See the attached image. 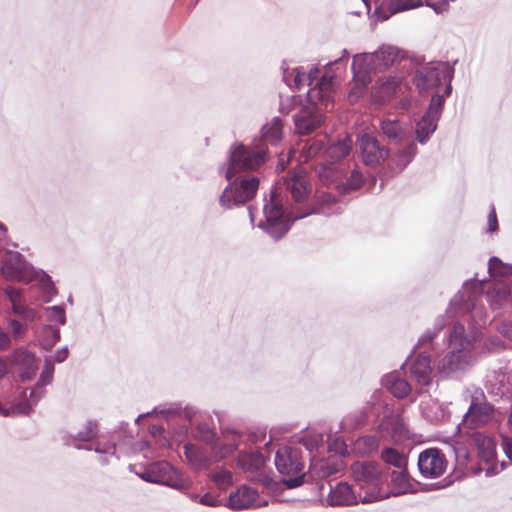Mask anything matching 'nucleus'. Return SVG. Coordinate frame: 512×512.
<instances>
[{
	"mask_svg": "<svg viewBox=\"0 0 512 512\" xmlns=\"http://www.w3.org/2000/svg\"><path fill=\"white\" fill-rule=\"evenodd\" d=\"M432 372L430 357L425 354H419L410 366L411 377L421 386L431 384Z\"/></svg>",
	"mask_w": 512,
	"mask_h": 512,
	"instance_id": "obj_25",
	"label": "nucleus"
},
{
	"mask_svg": "<svg viewBox=\"0 0 512 512\" xmlns=\"http://www.w3.org/2000/svg\"><path fill=\"white\" fill-rule=\"evenodd\" d=\"M8 330L12 334L14 339L22 338L27 332V325L21 323L16 319L8 320Z\"/></svg>",
	"mask_w": 512,
	"mask_h": 512,
	"instance_id": "obj_52",
	"label": "nucleus"
},
{
	"mask_svg": "<svg viewBox=\"0 0 512 512\" xmlns=\"http://www.w3.org/2000/svg\"><path fill=\"white\" fill-rule=\"evenodd\" d=\"M381 384L384 388L389 390L394 397L399 399L405 398L411 392L410 384L395 372L383 376Z\"/></svg>",
	"mask_w": 512,
	"mask_h": 512,
	"instance_id": "obj_29",
	"label": "nucleus"
},
{
	"mask_svg": "<svg viewBox=\"0 0 512 512\" xmlns=\"http://www.w3.org/2000/svg\"><path fill=\"white\" fill-rule=\"evenodd\" d=\"M498 230V220L494 206H491L488 214L487 232L494 233Z\"/></svg>",
	"mask_w": 512,
	"mask_h": 512,
	"instance_id": "obj_54",
	"label": "nucleus"
},
{
	"mask_svg": "<svg viewBox=\"0 0 512 512\" xmlns=\"http://www.w3.org/2000/svg\"><path fill=\"white\" fill-rule=\"evenodd\" d=\"M436 336V332L430 330L426 331L418 340L417 346H424L426 343L432 341Z\"/></svg>",
	"mask_w": 512,
	"mask_h": 512,
	"instance_id": "obj_61",
	"label": "nucleus"
},
{
	"mask_svg": "<svg viewBox=\"0 0 512 512\" xmlns=\"http://www.w3.org/2000/svg\"><path fill=\"white\" fill-rule=\"evenodd\" d=\"M199 503L204 506L216 507L220 504V500L214 497L213 495L206 493L200 497Z\"/></svg>",
	"mask_w": 512,
	"mask_h": 512,
	"instance_id": "obj_57",
	"label": "nucleus"
},
{
	"mask_svg": "<svg viewBox=\"0 0 512 512\" xmlns=\"http://www.w3.org/2000/svg\"><path fill=\"white\" fill-rule=\"evenodd\" d=\"M339 212L340 205L335 196L327 191L318 190L316 192V203L313 208H305L297 213L292 212L289 217L292 219V221H295L312 213H319L328 216Z\"/></svg>",
	"mask_w": 512,
	"mask_h": 512,
	"instance_id": "obj_15",
	"label": "nucleus"
},
{
	"mask_svg": "<svg viewBox=\"0 0 512 512\" xmlns=\"http://www.w3.org/2000/svg\"><path fill=\"white\" fill-rule=\"evenodd\" d=\"M486 297L493 309H501L512 303L511 290L503 281L493 283Z\"/></svg>",
	"mask_w": 512,
	"mask_h": 512,
	"instance_id": "obj_28",
	"label": "nucleus"
},
{
	"mask_svg": "<svg viewBox=\"0 0 512 512\" xmlns=\"http://www.w3.org/2000/svg\"><path fill=\"white\" fill-rule=\"evenodd\" d=\"M379 69L377 55L374 52L354 55L352 63L354 84L349 94L350 101H355L363 94L372 81V74Z\"/></svg>",
	"mask_w": 512,
	"mask_h": 512,
	"instance_id": "obj_9",
	"label": "nucleus"
},
{
	"mask_svg": "<svg viewBox=\"0 0 512 512\" xmlns=\"http://www.w3.org/2000/svg\"><path fill=\"white\" fill-rule=\"evenodd\" d=\"M451 448L455 454V458L458 464L466 465L469 458V451L467 446L459 440H453Z\"/></svg>",
	"mask_w": 512,
	"mask_h": 512,
	"instance_id": "obj_50",
	"label": "nucleus"
},
{
	"mask_svg": "<svg viewBox=\"0 0 512 512\" xmlns=\"http://www.w3.org/2000/svg\"><path fill=\"white\" fill-rule=\"evenodd\" d=\"M85 449L87 450H92V447H85ZM93 450L96 452V453H100V454H105V455H114L115 454V445L113 444H105V445H101L100 443H98L94 448Z\"/></svg>",
	"mask_w": 512,
	"mask_h": 512,
	"instance_id": "obj_55",
	"label": "nucleus"
},
{
	"mask_svg": "<svg viewBox=\"0 0 512 512\" xmlns=\"http://www.w3.org/2000/svg\"><path fill=\"white\" fill-rule=\"evenodd\" d=\"M378 433L385 440L399 441L407 434L406 425L399 413H390L381 421Z\"/></svg>",
	"mask_w": 512,
	"mask_h": 512,
	"instance_id": "obj_19",
	"label": "nucleus"
},
{
	"mask_svg": "<svg viewBox=\"0 0 512 512\" xmlns=\"http://www.w3.org/2000/svg\"><path fill=\"white\" fill-rule=\"evenodd\" d=\"M380 128L383 134L394 143L402 141L407 135L406 127L397 119L381 121Z\"/></svg>",
	"mask_w": 512,
	"mask_h": 512,
	"instance_id": "obj_31",
	"label": "nucleus"
},
{
	"mask_svg": "<svg viewBox=\"0 0 512 512\" xmlns=\"http://www.w3.org/2000/svg\"><path fill=\"white\" fill-rule=\"evenodd\" d=\"M499 332L506 338L512 341V323L504 322L499 327Z\"/></svg>",
	"mask_w": 512,
	"mask_h": 512,
	"instance_id": "obj_60",
	"label": "nucleus"
},
{
	"mask_svg": "<svg viewBox=\"0 0 512 512\" xmlns=\"http://www.w3.org/2000/svg\"><path fill=\"white\" fill-rule=\"evenodd\" d=\"M282 120L279 117H274L270 122L265 124L261 130V142L258 145L266 144L277 145L282 139Z\"/></svg>",
	"mask_w": 512,
	"mask_h": 512,
	"instance_id": "obj_30",
	"label": "nucleus"
},
{
	"mask_svg": "<svg viewBox=\"0 0 512 512\" xmlns=\"http://www.w3.org/2000/svg\"><path fill=\"white\" fill-rule=\"evenodd\" d=\"M362 1L365 3L367 8L370 9L372 0H362ZM373 1L377 5V4L384 3L385 0H373ZM422 5H423V3L421 2V0H390V9H391L392 13L409 10V9L416 8V7H419Z\"/></svg>",
	"mask_w": 512,
	"mask_h": 512,
	"instance_id": "obj_40",
	"label": "nucleus"
},
{
	"mask_svg": "<svg viewBox=\"0 0 512 512\" xmlns=\"http://www.w3.org/2000/svg\"><path fill=\"white\" fill-rule=\"evenodd\" d=\"M481 283L468 281L450 302L446 316L451 325L449 346L451 350L438 361V372L445 377L463 373L475 361L474 349L479 340L477 326L485 324V312L479 304Z\"/></svg>",
	"mask_w": 512,
	"mask_h": 512,
	"instance_id": "obj_1",
	"label": "nucleus"
},
{
	"mask_svg": "<svg viewBox=\"0 0 512 512\" xmlns=\"http://www.w3.org/2000/svg\"><path fill=\"white\" fill-rule=\"evenodd\" d=\"M401 50L392 45H382L378 51L374 53L377 55V63L379 68H387L401 59Z\"/></svg>",
	"mask_w": 512,
	"mask_h": 512,
	"instance_id": "obj_33",
	"label": "nucleus"
},
{
	"mask_svg": "<svg viewBox=\"0 0 512 512\" xmlns=\"http://www.w3.org/2000/svg\"><path fill=\"white\" fill-rule=\"evenodd\" d=\"M138 476L146 482L153 483V475L150 464L144 469L143 472L139 473Z\"/></svg>",
	"mask_w": 512,
	"mask_h": 512,
	"instance_id": "obj_63",
	"label": "nucleus"
},
{
	"mask_svg": "<svg viewBox=\"0 0 512 512\" xmlns=\"http://www.w3.org/2000/svg\"><path fill=\"white\" fill-rule=\"evenodd\" d=\"M7 373V364L0 358V379L3 378Z\"/></svg>",
	"mask_w": 512,
	"mask_h": 512,
	"instance_id": "obj_64",
	"label": "nucleus"
},
{
	"mask_svg": "<svg viewBox=\"0 0 512 512\" xmlns=\"http://www.w3.org/2000/svg\"><path fill=\"white\" fill-rule=\"evenodd\" d=\"M60 339V330L52 324L44 325L39 335V343L45 350H50Z\"/></svg>",
	"mask_w": 512,
	"mask_h": 512,
	"instance_id": "obj_37",
	"label": "nucleus"
},
{
	"mask_svg": "<svg viewBox=\"0 0 512 512\" xmlns=\"http://www.w3.org/2000/svg\"><path fill=\"white\" fill-rule=\"evenodd\" d=\"M417 154V146L415 143H409L403 149L399 150L392 161L395 163L399 171H402Z\"/></svg>",
	"mask_w": 512,
	"mask_h": 512,
	"instance_id": "obj_39",
	"label": "nucleus"
},
{
	"mask_svg": "<svg viewBox=\"0 0 512 512\" xmlns=\"http://www.w3.org/2000/svg\"><path fill=\"white\" fill-rule=\"evenodd\" d=\"M352 139L350 136H344L337 141H331L324 150V161L335 164L349 155L352 149Z\"/></svg>",
	"mask_w": 512,
	"mask_h": 512,
	"instance_id": "obj_27",
	"label": "nucleus"
},
{
	"mask_svg": "<svg viewBox=\"0 0 512 512\" xmlns=\"http://www.w3.org/2000/svg\"><path fill=\"white\" fill-rule=\"evenodd\" d=\"M379 441L376 436L366 435L359 437L355 442V449L361 454H371L378 449Z\"/></svg>",
	"mask_w": 512,
	"mask_h": 512,
	"instance_id": "obj_43",
	"label": "nucleus"
},
{
	"mask_svg": "<svg viewBox=\"0 0 512 512\" xmlns=\"http://www.w3.org/2000/svg\"><path fill=\"white\" fill-rule=\"evenodd\" d=\"M98 434V424L94 420L87 421L85 429L71 436L74 440L87 442L94 439Z\"/></svg>",
	"mask_w": 512,
	"mask_h": 512,
	"instance_id": "obj_48",
	"label": "nucleus"
},
{
	"mask_svg": "<svg viewBox=\"0 0 512 512\" xmlns=\"http://www.w3.org/2000/svg\"><path fill=\"white\" fill-rule=\"evenodd\" d=\"M11 346L9 335L0 327V350H6Z\"/></svg>",
	"mask_w": 512,
	"mask_h": 512,
	"instance_id": "obj_59",
	"label": "nucleus"
},
{
	"mask_svg": "<svg viewBox=\"0 0 512 512\" xmlns=\"http://www.w3.org/2000/svg\"><path fill=\"white\" fill-rule=\"evenodd\" d=\"M267 161V150L263 145L255 143L252 147L234 144L229 151L228 167L225 178L230 184L223 190L219 203L224 209L243 205L250 201L259 187L256 176L242 177L239 173L254 171Z\"/></svg>",
	"mask_w": 512,
	"mask_h": 512,
	"instance_id": "obj_2",
	"label": "nucleus"
},
{
	"mask_svg": "<svg viewBox=\"0 0 512 512\" xmlns=\"http://www.w3.org/2000/svg\"><path fill=\"white\" fill-rule=\"evenodd\" d=\"M494 415V408L486 400H472L467 412L464 414L462 422L457 426V432L463 433L465 427L476 428L489 423Z\"/></svg>",
	"mask_w": 512,
	"mask_h": 512,
	"instance_id": "obj_14",
	"label": "nucleus"
},
{
	"mask_svg": "<svg viewBox=\"0 0 512 512\" xmlns=\"http://www.w3.org/2000/svg\"><path fill=\"white\" fill-rule=\"evenodd\" d=\"M503 451L512 463V439L504 438L502 443Z\"/></svg>",
	"mask_w": 512,
	"mask_h": 512,
	"instance_id": "obj_62",
	"label": "nucleus"
},
{
	"mask_svg": "<svg viewBox=\"0 0 512 512\" xmlns=\"http://www.w3.org/2000/svg\"><path fill=\"white\" fill-rule=\"evenodd\" d=\"M153 483L165 485L173 489L184 491L192 486L189 477L173 468L167 461H157L150 464Z\"/></svg>",
	"mask_w": 512,
	"mask_h": 512,
	"instance_id": "obj_11",
	"label": "nucleus"
},
{
	"mask_svg": "<svg viewBox=\"0 0 512 512\" xmlns=\"http://www.w3.org/2000/svg\"><path fill=\"white\" fill-rule=\"evenodd\" d=\"M402 79L397 75L389 76L383 81L377 91L378 100L381 102L388 101L397 91L400 86Z\"/></svg>",
	"mask_w": 512,
	"mask_h": 512,
	"instance_id": "obj_36",
	"label": "nucleus"
},
{
	"mask_svg": "<svg viewBox=\"0 0 512 512\" xmlns=\"http://www.w3.org/2000/svg\"><path fill=\"white\" fill-rule=\"evenodd\" d=\"M275 466L283 475V482L288 488H296L304 482V462L301 450L297 447H280L275 455Z\"/></svg>",
	"mask_w": 512,
	"mask_h": 512,
	"instance_id": "obj_6",
	"label": "nucleus"
},
{
	"mask_svg": "<svg viewBox=\"0 0 512 512\" xmlns=\"http://www.w3.org/2000/svg\"><path fill=\"white\" fill-rule=\"evenodd\" d=\"M361 502L359 494L357 495L352 487L345 483L339 482L334 487L331 486L327 496V502L330 506H349Z\"/></svg>",
	"mask_w": 512,
	"mask_h": 512,
	"instance_id": "obj_22",
	"label": "nucleus"
},
{
	"mask_svg": "<svg viewBox=\"0 0 512 512\" xmlns=\"http://www.w3.org/2000/svg\"><path fill=\"white\" fill-rule=\"evenodd\" d=\"M422 416L430 423L438 424L449 418L447 407L438 400L425 396L420 402Z\"/></svg>",
	"mask_w": 512,
	"mask_h": 512,
	"instance_id": "obj_24",
	"label": "nucleus"
},
{
	"mask_svg": "<svg viewBox=\"0 0 512 512\" xmlns=\"http://www.w3.org/2000/svg\"><path fill=\"white\" fill-rule=\"evenodd\" d=\"M1 273L7 280L26 283L34 277L33 267L27 263L22 254L16 251H8L4 254Z\"/></svg>",
	"mask_w": 512,
	"mask_h": 512,
	"instance_id": "obj_12",
	"label": "nucleus"
},
{
	"mask_svg": "<svg viewBox=\"0 0 512 512\" xmlns=\"http://www.w3.org/2000/svg\"><path fill=\"white\" fill-rule=\"evenodd\" d=\"M469 445L477 450L478 458L489 465L486 470L487 475H494L504 469L505 463L501 462L500 468L495 463L496 458V441L490 435L480 431L465 432L460 434Z\"/></svg>",
	"mask_w": 512,
	"mask_h": 512,
	"instance_id": "obj_10",
	"label": "nucleus"
},
{
	"mask_svg": "<svg viewBox=\"0 0 512 512\" xmlns=\"http://www.w3.org/2000/svg\"><path fill=\"white\" fill-rule=\"evenodd\" d=\"M264 457L257 452H241L238 455L237 465L244 471H256L264 465Z\"/></svg>",
	"mask_w": 512,
	"mask_h": 512,
	"instance_id": "obj_35",
	"label": "nucleus"
},
{
	"mask_svg": "<svg viewBox=\"0 0 512 512\" xmlns=\"http://www.w3.org/2000/svg\"><path fill=\"white\" fill-rule=\"evenodd\" d=\"M317 174L324 184L334 183L336 187L343 177V170L339 169L334 164H323L321 162L317 168Z\"/></svg>",
	"mask_w": 512,
	"mask_h": 512,
	"instance_id": "obj_34",
	"label": "nucleus"
},
{
	"mask_svg": "<svg viewBox=\"0 0 512 512\" xmlns=\"http://www.w3.org/2000/svg\"><path fill=\"white\" fill-rule=\"evenodd\" d=\"M362 159L366 165H378L388 156V150L382 147L376 138L361 134L357 140Z\"/></svg>",
	"mask_w": 512,
	"mask_h": 512,
	"instance_id": "obj_16",
	"label": "nucleus"
},
{
	"mask_svg": "<svg viewBox=\"0 0 512 512\" xmlns=\"http://www.w3.org/2000/svg\"><path fill=\"white\" fill-rule=\"evenodd\" d=\"M445 94H440V92H435V94L431 97V101L426 111V115L428 117H433L436 120H439L441 116V112L445 103Z\"/></svg>",
	"mask_w": 512,
	"mask_h": 512,
	"instance_id": "obj_45",
	"label": "nucleus"
},
{
	"mask_svg": "<svg viewBox=\"0 0 512 512\" xmlns=\"http://www.w3.org/2000/svg\"><path fill=\"white\" fill-rule=\"evenodd\" d=\"M449 2H452V1L451 0H438V1L425 0V4L428 7L432 8L435 11V13H437V14L446 12L449 8Z\"/></svg>",
	"mask_w": 512,
	"mask_h": 512,
	"instance_id": "obj_53",
	"label": "nucleus"
},
{
	"mask_svg": "<svg viewBox=\"0 0 512 512\" xmlns=\"http://www.w3.org/2000/svg\"><path fill=\"white\" fill-rule=\"evenodd\" d=\"M337 472L335 467L329 465L327 461L320 460L311 464V474L313 477L326 478Z\"/></svg>",
	"mask_w": 512,
	"mask_h": 512,
	"instance_id": "obj_47",
	"label": "nucleus"
},
{
	"mask_svg": "<svg viewBox=\"0 0 512 512\" xmlns=\"http://www.w3.org/2000/svg\"><path fill=\"white\" fill-rule=\"evenodd\" d=\"M284 190L291 195L296 203H303L307 200L311 194L312 186L306 172L300 169L283 177L271 191V201L263 207L265 221H261L258 227L275 240L282 238L290 229V224L284 216L282 206L276 203L277 197Z\"/></svg>",
	"mask_w": 512,
	"mask_h": 512,
	"instance_id": "obj_3",
	"label": "nucleus"
},
{
	"mask_svg": "<svg viewBox=\"0 0 512 512\" xmlns=\"http://www.w3.org/2000/svg\"><path fill=\"white\" fill-rule=\"evenodd\" d=\"M364 177L363 175L357 171L353 170L350 173V176L347 177L343 173V177L339 184H337L336 189L340 194H344L348 192L349 190H356L361 187L363 183Z\"/></svg>",
	"mask_w": 512,
	"mask_h": 512,
	"instance_id": "obj_38",
	"label": "nucleus"
},
{
	"mask_svg": "<svg viewBox=\"0 0 512 512\" xmlns=\"http://www.w3.org/2000/svg\"><path fill=\"white\" fill-rule=\"evenodd\" d=\"M382 460L394 466L397 469H402L407 466V458L394 448H386L381 453Z\"/></svg>",
	"mask_w": 512,
	"mask_h": 512,
	"instance_id": "obj_42",
	"label": "nucleus"
},
{
	"mask_svg": "<svg viewBox=\"0 0 512 512\" xmlns=\"http://www.w3.org/2000/svg\"><path fill=\"white\" fill-rule=\"evenodd\" d=\"M324 150L325 145L322 140H314L311 143H307L302 148L301 157L304 161H309L313 158H319L324 161Z\"/></svg>",
	"mask_w": 512,
	"mask_h": 512,
	"instance_id": "obj_41",
	"label": "nucleus"
},
{
	"mask_svg": "<svg viewBox=\"0 0 512 512\" xmlns=\"http://www.w3.org/2000/svg\"><path fill=\"white\" fill-rule=\"evenodd\" d=\"M486 388L489 394L496 397H509L512 393V372L495 370L486 376Z\"/></svg>",
	"mask_w": 512,
	"mask_h": 512,
	"instance_id": "obj_17",
	"label": "nucleus"
},
{
	"mask_svg": "<svg viewBox=\"0 0 512 512\" xmlns=\"http://www.w3.org/2000/svg\"><path fill=\"white\" fill-rule=\"evenodd\" d=\"M11 363L22 381H29L36 375L38 366L35 355L24 348L14 351L11 355Z\"/></svg>",
	"mask_w": 512,
	"mask_h": 512,
	"instance_id": "obj_18",
	"label": "nucleus"
},
{
	"mask_svg": "<svg viewBox=\"0 0 512 512\" xmlns=\"http://www.w3.org/2000/svg\"><path fill=\"white\" fill-rule=\"evenodd\" d=\"M491 276H507L512 274V266L503 263L498 257H491L488 264Z\"/></svg>",
	"mask_w": 512,
	"mask_h": 512,
	"instance_id": "obj_46",
	"label": "nucleus"
},
{
	"mask_svg": "<svg viewBox=\"0 0 512 512\" xmlns=\"http://www.w3.org/2000/svg\"><path fill=\"white\" fill-rule=\"evenodd\" d=\"M320 70L312 67L306 71L303 67H296L292 70L286 69L283 72V81L294 89H301L305 86H312L313 82L318 79Z\"/></svg>",
	"mask_w": 512,
	"mask_h": 512,
	"instance_id": "obj_20",
	"label": "nucleus"
},
{
	"mask_svg": "<svg viewBox=\"0 0 512 512\" xmlns=\"http://www.w3.org/2000/svg\"><path fill=\"white\" fill-rule=\"evenodd\" d=\"M437 122L438 120L433 117H428L426 114H424L422 118L416 122V140L420 144H425L429 140L430 136L435 132L437 128Z\"/></svg>",
	"mask_w": 512,
	"mask_h": 512,
	"instance_id": "obj_32",
	"label": "nucleus"
},
{
	"mask_svg": "<svg viewBox=\"0 0 512 512\" xmlns=\"http://www.w3.org/2000/svg\"><path fill=\"white\" fill-rule=\"evenodd\" d=\"M259 494L257 490L243 485L229 496V507L233 510L249 509L256 505Z\"/></svg>",
	"mask_w": 512,
	"mask_h": 512,
	"instance_id": "obj_26",
	"label": "nucleus"
},
{
	"mask_svg": "<svg viewBox=\"0 0 512 512\" xmlns=\"http://www.w3.org/2000/svg\"><path fill=\"white\" fill-rule=\"evenodd\" d=\"M447 465L445 455L437 448H429L419 454L418 468L424 478L440 477L446 471Z\"/></svg>",
	"mask_w": 512,
	"mask_h": 512,
	"instance_id": "obj_13",
	"label": "nucleus"
},
{
	"mask_svg": "<svg viewBox=\"0 0 512 512\" xmlns=\"http://www.w3.org/2000/svg\"><path fill=\"white\" fill-rule=\"evenodd\" d=\"M210 477L215 485L220 489H227L233 484L232 473L223 467L217 468L213 473H211Z\"/></svg>",
	"mask_w": 512,
	"mask_h": 512,
	"instance_id": "obj_44",
	"label": "nucleus"
},
{
	"mask_svg": "<svg viewBox=\"0 0 512 512\" xmlns=\"http://www.w3.org/2000/svg\"><path fill=\"white\" fill-rule=\"evenodd\" d=\"M224 440L211 446V453L194 444L184 446V454L195 469H206L215 462L221 461L237 449L241 435L234 430L223 432Z\"/></svg>",
	"mask_w": 512,
	"mask_h": 512,
	"instance_id": "obj_5",
	"label": "nucleus"
},
{
	"mask_svg": "<svg viewBox=\"0 0 512 512\" xmlns=\"http://www.w3.org/2000/svg\"><path fill=\"white\" fill-rule=\"evenodd\" d=\"M354 480L359 486V499L362 503L374 502L380 498V466L375 462H355L351 466Z\"/></svg>",
	"mask_w": 512,
	"mask_h": 512,
	"instance_id": "obj_8",
	"label": "nucleus"
},
{
	"mask_svg": "<svg viewBox=\"0 0 512 512\" xmlns=\"http://www.w3.org/2000/svg\"><path fill=\"white\" fill-rule=\"evenodd\" d=\"M5 294L12 305V311L25 321H33L36 318L37 312L26 304V299L22 291L8 286L5 289Z\"/></svg>",
	"mask_w": 512,
	"mask_h": 512,
	"instance_id": "obj_23",
	"label": "nucleus"
},
{
	"mask_svg": "<svg viewBox=\"0 0 512 512\" xmlns=\"http://www.w3.org/2000/svg\"><path fill=\"white\" fill-rule=\"evenodd\" d=\"M47 320L50 323L63 325L66 322L64 309L61 306H50L45 308Z\"/></svg>",
	"mask_w": 512,
	"mask_h": 512,
	"instance_id": "obj_49",
	"label": "nucleus"
},
{
	"mask_svg": "<svg viewBox=\"0 0 512 512\" xmlns=\"http://www.w3.org/2000/svg\"><path fill=\"white\" fill-rule=\"evenodd\" d=\"M453 72L448 63H430L417 70L414 83L421 92L430 90L440 92L442 85L445 84L444 94L450 95Z\"/></svg>",
	"mask_w": 512,
	"mask_h": 512,
	"instance_id": "obj_7",
	"label": "nucleus"
},
{
	"mask_svg": "<svg viewBox=\"0 0 512 512\" xmlns=\"http://www.w3.org/2000/svg\"><path fill=\"white\" fill-rule=\"evenodd\" d=\"M344 58H348L347 50H343V55L340 58L327 64L325 73L308 90L307 97L311 104L303 107L294 116L295 129L299 134H309L324 122L322 110H327L333 102L334 80L338 77L337 72L332 73V67L336 66L337 71L344 70L346 66L343 62Z\"/></svg>",
	"mask_w": 512,
	"mask_h": 512,
	"instance_id": "obj_4",
	"label": "nucleus"
},
{
	"mask_svg": "<svg viewBox=\"0 0 512 512\" xmlns=\"http://www.w3.org/2000/svg\"><path fill=\"white\" fill-rule=\"evenodd\" d=\"M54 366L51 359L46 358L45 365L43 367L42 373L40 375V379L35 385L34 388L30 390L29 399L26 402H20L17 405H26L28 407L27 413L24 415H28L32 407L37 404V402L44 396L45 389L44 387L52 382L53 379Z\"/></svg>",
	"mask_w": 512,
	"mask_h": 512,
	"instance_id": "obj_21",
	"label": "nucleus"
},
{
	"mask_svg": "<svg viewBox=\"0 0 512 512\" xmlns=\"http://www.w3.org/2000/svg\"><path fill=\"white\" fill-rule=\"evenodd\" d=\"M485 347L488 351L495 352L503 348V343L498 337H492L485 342Z\"/></svg>",
	"mask_w": 512,
	"mask_h": 512,
	"instance_id": "obj_56",
	"label": "nucleus"
},
{
	"mask_svg": "<svg viewBox=\"0 0 512 512\" xmlns=\"http://www.w3.org/2000/svg\"><path fill=\"white\" fill-rule=\"evenodd\" d=\"M391 481L395 486H398L400 489H405L408 485V472L406 467L392 471Z\"/></svg>",
	"mask_w": 512,
	"mask_h": 512,
	"instance_id": "obj_51",
	"label": "nucleus"
},
{
	"mask_svg": "<svg viewBox=\"0 0 512 512\" xmlns=\"http://www.w3.org/2000/svg\"><path fill=\"white\" fill-rule=\"evenodd\" d=\"M68 357V348L67 346L62 347L61 349L57 350L52 357V362L61 363Z\"/></svg>",
	"mask_w": 512,
	"mask_h": 512,
	"instance_id": "obj_58",
	"label": "nucleus"
}]
</instances>
